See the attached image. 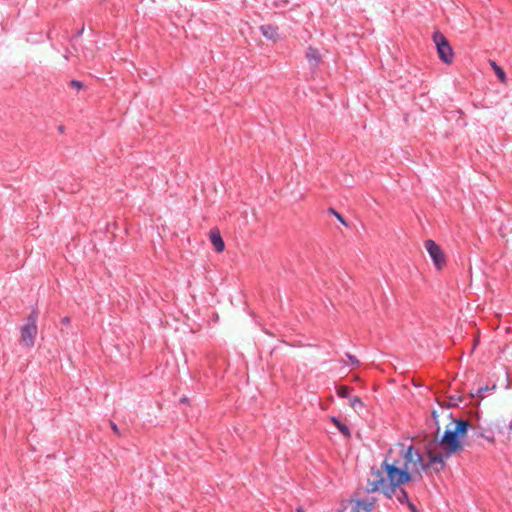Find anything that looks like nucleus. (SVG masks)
Here are the masks:
<instances>
[{"label":"nucleus","mask_w":512,"mask_h":512,"mask_svg":"<svg viewBox=\"0 0 512 512\" xmlns=\"http://www.w3.org/2000/svg\"><path fill=\"white\" fill-rule=\"evenodd\" d=\"M210 241L216 252H222L225 249V243L218 229L210 231Z\"/></svg>","instance_id":"14"},{"label":"nucleus","mask_w":512,"mask_h":512,"mask_svg":"<svg viewBox=\"0 0 512 512\" xmlns=\"http://www.w3.org/2000/svg\"><path fill=\"white\" fill-rule=\"evenodd\" d=\"M295 512H305L304 508L302 506H298L296 509H295Z\"/></svg>","instance_id":"29"},{"label":"nucleus","mask_w":512,"mask_h":512,"mask_svg":"<svg viewBox=\"0 0 512 512\" xmlns=\"http://www.w3.org/2000/svg\"><path fill=\"white\" fill-rule=\"evenodd\" d=\"M352 390L353 388L347 385H341L336 388L337 395L340 398H348Z\"/></svg>","instance_id":"19"},{"label":"nucleus","mask_w":512,"mask_h":512,"mask_svg":"<svg viewBox=\"0 0 512 512\" xmlns=\"http://www.w3.org/2000/svg\"><path fill=\"white\" fill-rule=\"evenodd\" d=\"M37 319L38 311L36 308L32 309L27 317V322L21 327V339L20 342L23 346L31 348L34 346L35 337L37 335Z\"/></svg>","instance_id":"3"},{"label":"nucleus","mask_w":512,"mask_h":512,"mask_svg":"<svg viewBox=\"0 0 512 512\" xmlns=\"http://www.w3.org/2000/svg\"><path fill=\"white\" fill-rule=\"evenodd\" d=\"M490 63H491V67L493 68L499 81L501 83H506L507 77H506V73L503 70V68L500 67L499 65H497V63L495 61H490Z\"/></svg>","instance_id":"17"},{"label":"nucleus","mask_w":512,"mask_h":512,"mask_svg":"<svg viewBox=\"0 0 512 512\" xmlns=\"http://www.w3.org/2000/svg\"><path fill=\"white\" fill-rule=\"evenodd\" d=\"M431 416H432L433 420L435 421L436 434H438L439 431H440V426H439V423H438V413H437V411L433 410Z\"/></svg>","instance_id":"25"},{"label":"nucleus","mask_w":512,"mask_h":512,"mask_svg":"<svg viewBox=\"0 0 512 512\" xmlns=\"http://www.w3.org/2000/svg\"><path fill=\"white\" fill-rule=\"evenodd\" d=\"M475 434L477 437L484 438L485 440H487L490 443L495 442V433L491 428L482 429L481 427H478Z\"/></svg>","instance_id":"15"},{"label":"nucleus","mask_w":512,"mask_h":512,"mask_svg":"<svg viewBox=\"0 0 512 512\" xmlns=\"http://www.w3.org/2000/svg\"><path fill=\"white\" fill-rule=\"evenodd\" d=\"M62 323L65 324V325H68L70 323V318L69 317H64L62 319Z\"/></svg>","instance_id":"28"},{"label":"nucleus","mask_w":512,"mask_h":512,"mask_svg":"<svg viewBox=\"0 0 512 512\" xmlns=\"http://www.w3.org/2000/svg\"><path fill=\"white\" fill-rule=\"evenodd\" d=\"M426 454L429 459V464H431V468L435 473H440L446 467V459L451 457L452 455H446V451L435 453L433 451V443H428L426 445Z\"/></svg>","instance_id":"6"},{"label":"nucleus","mask_w":512,"mask_h":512,"mask_svg":"<svg viewBox=\"0 0 512 512\" xmlns=\"http://www.w3.org/2000/svg\"><path fill=\"white\" fill-rule=\"evenodd\" d=\"M494 389H496V385L495 384H493L492 386H488V385L480 386V387L477 388L475 393L471 394V396L472 397L477 396V397L483 398L485 396L486 392L493 391Z\"/></svg>","instance_id":"18"},{"label":"nucleus","mask_w":512,"mask_h":512,"mask_svg":"<svg viewBox=\"0 0 512 512\" xmlns=\"http://www.w3.org/2000/svg\"><path fill=\"white\" fill-rule=\"evenodd\" d=\"M425 248L431 257L434 266L437 270H442L446 265V257L441 249V247L434 240H426Z\"/></svg>","instance_id":"7"},{"label":"nucleus","mask_w":512,"mask_h":512,"mask_svg":"<svg viewBox=\"0 0 512 512\" xmlns=\"http://www.w3.org/2000/svg\"><path fill=\"white\" fill-rule=\"evenodd\" d=\"M451 401H456V398H454L453 396L450 398Z\"/></svg>","instance_id":"34"},{"label":"nucleus","mask_w":512,"mask_h":512,"mask_svg":"<svg viewBox=\"0 0 512 512\" xmlns=\"http://www.w3.org/2000/svg\"><path fill=\"white\" fill-rule=\"evenodd\" d=\"M399 446L401 447L400 456L403 457V460H404L402 466H408L410 463H413L415 453L417 451L414 448V446L410 445L407 449H405L404 444H399Z\"/></svg>","instance_id":"13"},{"label":"nucleus","mask_w":512,"mask_h":512,"mask_svg":"<svg viewBox=\"0 0 512 512\" xmlns=\"http://www.w3.org/2000/svg\"><path fill=\"white\" fill-rule=\"evenodd\" d=\"M432 39L440 60L445 64L452 63L454 52L446 36L439 30H436L433 32Z\"/></svg>","instance_id":"4"},{"label":"nucleus","mask_w":512,"mask_h":512,"mask_svg":"<svg viewBox=\"0 0 512 512\" xmlns=\"http://www.w3.org/2000/svg\"><path fill=\"white\" fill-rule=\"evenodd\" d=\"M423 460V455L417 450L413 461L414 466H418Z\"/></svg>","instance_id":"23"},{"label":"nucleus","mask_w":512,"mask_h":512,"mask_svg":"<svg viewBox=\"0 0 512 512\" xmlns=\"http://www.w3.org/2000/svg\"><path fill=\"white\" fill-rule=\"evenodd\" d=\"M349 404L354 410L362 409L364 408V403L362 399L358 396H353L349 398Z\"/></svg>","instance_id":"20"},{"label":"nucleus","mask_w":512,"mask_h":512,"mask_svg":"<svg viewBox=\"0 0 512 512\" xmlns=\"http://www.w3.org/2000/svg\"><path fill=\"white\" fill-rule=\"evenodd\" d=\"M68 86L79 91L84 88V83L79 80H71L68 82Z\"/></svg>","instance_id":"22"},{"label":"nucleus","mask_w":512,"mask_h":512,"mask_svg":"<svg viewBox=\"0 0 512 512\" xmlns=\"http://www.w3.org/2000/svg\"><path fill=\"white\" fill-rule=\"evenodd\" d=\"M418 466L420 467V469H421L422 471H425V472H426L429 468H431V464H429V460H428L427 462H425V461L423 460V461H422V463H420Z\"/></svg>","instance_id":"27"},{"label":"nucleus","mask_w":512,"mask_h":512,"mask_svg":"<svg viewBox=\"0 0 512 512\" xmlns=\"http://www.w3.org/2000/svg\"><path fill=\"white\" fill-rule=\"evenodd\" d=\"M122 2V0H117L115 2H113V6L116 7L117 5H119L120 3Z\"/></svg>","instance_id":"32"},{"label":"nucleus","mask_w":512,"mask_h":512,"mask_svg":"<svg viewBox=\"0 0 512 512\" xmlns=\"http://www.w3.org/2000/svg\"><path fill=\"white\" fill-rule=\"evenodd\" d=\"M110 427H111L112 431H113L116 435L121 436L120 429H119V427L117 426V424H116L115 422L110 421Z\"/></svg>","instance_id":"26"},{"label":"nucleus","mask_w":512,"mask_h":512,"mask_svg":"<svg viewBox=\"0 0 512 512\" xmlns=\"http://www.w3.org/2000/svg\"><path fill=\"white\" fill-rule=\"evenodd\" d=\"M305 56L311 70H315L316 68H318L319 64L322 61V56L319 50L317 48H314L313 46H309L307 48Z\"/></svg>","instance_id":"10"},{"label":"nucleus","mask_w":512,"mask_h":512,"mask_svg":"<svg viewBox=\"0 0 512 512\" xmlns=\"http://www.w3.org/2000/svg\"><path fill=\"white\" fill-rule=\"evenodd\" d=\"M381 492L388 499H392L393 497H395L396 500L401 505H406L410 512H419L416 505L413 502H411L408 492L403 486H399L398 488H394L391 490L388 488V484H386L385 486L382 487Z\"/></svg>","instance_id":"5"},{"label":"nucleus","mask_w":512,"mask_h":512,"mask_svg":"<svg viewBox=\"0 0 512 512\" xmlns=\"http://www.w3.org/2000/svg\"><path fill=\"white\" fill-rule=\"evenodd\" d=\"M452 422L455 424L453 430L455 431L457 436L462 441L463 438L467 435V432L471 426L470 422L468 420L461 419V418H459V419L452 418Z\"/></svg>","instance_id":"12"},{"label":"nucleus","mask_w":512,"mask_h":512,"mask_svg":"<svg viewBox=\"0 0 512 512\" xmlns=\"http://www.w3.org/2000/svg\"><path fill=\"white\" fill-rule=\"evenodd\" d=\"M433 445L437 443L443 451H446V455H453L463 450V442L457 436L455 431L447 427L440 439L437 437L432 441Z\"/></svg>","instance_id":"2"},{"label":"nucleus","mask_w":512,"mask_h":512,"mask_svg":"<svg viewBox=\"0 0 512 512\" xmlns=\"http://www.w3.org/2000/svg\"><path fill=\"white\" fill-rule=\"evenodd\" d=\"M328 213H330V214L334 215V216L338 219V221H339L341 224H343L344 226H348V223H347V221L344 219V217H343L339 212H337L334 208L330 207V208L328 209Z\"/></svg>","instance_id":"21"},{"label":"nucleus","mask_w":512,"mask_h":512,"mask_svg":"<svg viewBox=\"0 0 512 512\" xmlns=\"http://www.w3.org/2000/svg\"><path fill=\"white\" fill-rule=\"evenodd\" d=\"M331 422L338 428L339 432L343 436H345V437L351 436L349 427L346 424H344L339 418L333 416V417H331Z\"/></svg>","instance_id":"16"},{"label":"nucleus","mask_w":512,"mask_h":512,"mask_svg":"<svg viewBox=\"0 0 512 512\" xmlns=\"http://www.w3.org/2000/svg\"><path fill=\"white\" fill-rule=\"evenodd\" d=\"M261 34L267 39L276 42L279 39V27L274 24H264L259 27Z\"/></svg>","instance_id":"11"},{"label":"nucleus","mask_w":512,"mask_h":512,"mask_svg":"<svg viewBox=\"0 0 512 512\" xmlns=\"http://www.w3.org/2000/svg\"><path fill=\"white\" fill-rule=\"evenodd\" d=\"M64 130H65V127H64L63 125H59V126H58V131H59L60 133H63V132H64Z\"/></svg>","instance_id":"30"},{"label":"nucleus","mask_w":512,"mask_h":512,"mask_svg":"<svg viewBox=\"0 0 512 512\" xmlns=\"http://www.w3.org/2000/svg\"><path fill=\"white\" fill-rule=\"evenodd\" d=\"M346 356L349 359L350 364L352 366H359L360 365V361L354 355H351V354L347 353Z\"/></svg>","instance_id":"24"},{"label":"nucleus","mask_w":512,"mask_h":512,"mask_svg":"<svg viewBox=\"0 0 512 512\" xmlns=\"http://www.w3.org/2000/svg\"><path fill=\"white\" fill-rule=\"evenodd\" d=\"M372 475L375 476V478L370 481L369 480V487L366 488L367 493H372L378 491L380 488L382 489L383 486H385V478L382 475V472L378 469H375V467L371 468Z\"/></svg>","instance_id":"9"},{"label":"nucleus","mask_w":512,"mask_h":512,"mask_svg":"<svg viewBox=\"0 0 512 512\" xmlns=\"http://www.w3.org/2000/svg\"><path fill=\"white\" fill-rule=\"evenodd\" d=\"M392 454L393 450L389 449L381 464L387 476L388 488L391 490L409 483L413 478L408 466H400L399 460L393 458Z\"/></svg>","instance_id":"1"},{"label":"nucleus","mask_w":512,"mask_h":512,"mask_svg":"<svg viewBox=\"0 0 512 512\" xmlns=\"http://www.w3.org/2000/svg\"><path fill=\"white\" fill-rule=\"evenodd\" d=\"M188 401H189V400H188V398H187V397H183V398H181V399H180V402H181V403H188Z\"/></svg>","instance_id":"31"},{"label":"nucleus","mask_w":512,"mask_h":512,"mask_svg":"<svg viewBox=\"0 0 512 512\" xmlns=\"http://www.w3.org/2000/svg\"><path fill=\"white\" fill-rule=\"evenodd\" d=\"M83 33V28L78 32V35H81Z\"/></svg>","instance_id":"33"},{"label":"nucleus","mask_w":512,"mask_h":512,"mask_svg":"<svg viewBox=\"0 0 512 512\" xmlns=\"http://www.w3.org/2000/svg\"><path fill=\"white\" fill-rule=\"evenodd\" d=\"M349 501L351 503H354V506H353L351 512H361V510H363L365 512H371L375 507L377 499L374 497H372L370 499H360V498L355 499L354 497H351Z\"/></svg>","instance_id":"8"}]
</instances>
